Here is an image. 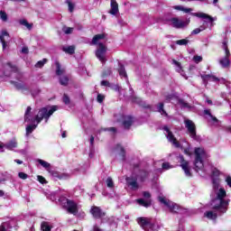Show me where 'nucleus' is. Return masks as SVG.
Listing matches in <instances>:
<instances>
[{"label":"nucleus","mask_w":231,"mask_h":231,"mask_svg":"<svg viewBox=\"0 0 231 231\" xmlns=\"http://www.w3.org/2000/svg\"><path fill=\"white\" fill-rule=\"evenodd\" d=\"M102 131H110L111 133H116V127L102 128V129L100 130V133H102Z\"/></svg>","instance_id":"55"},{"label":"nucleus","mask_w":231,"mask_h":231,"mask_svg":"<svg viewBox=\"0 0 231 231\" xmlns=\"http://www.w3.org/2000/svg\"><path fill=\"white\" fill-rule=\"evenodd\" d=\"M217 82H220V84H226V79H225V78H218Z\"/></svg>","instance_id":"59"},{"label":"nucleus","mask_w":231,"mask_h":231,"mask_svg":"<svg viewBox=\"0 0 231 231\" xmlns=\"http://www.w3.org/2000/svg\"><path fill=\"white\" fill-rule=\"evenodd\" d=\"M111 10H110V14L112 15H116V14H118V3H116V0H111Z\"/></svg>","instance_id":"25"},{"label":"nucleus","mask_w":231,"mask_h":231,"mask_svg":"<svg viewBox=\"0 0 231 231\" xmlns=\"http://www.w3.org/2000/svg\"><path fill=\"white\" fill-rule=\"evenodd\" d=\"M118 66V73L120 77H122V79H127V72L125 71V68L124 67V65L119 62Z\"/></svg>","instance_id":"27"},{"label":"nucleus","mask_w":231,"mask_h":231,"mask_svg":"<svg viewBox=\"0 0 231 231\" xmlns=\"http://www.w3.org/2000/svg\"><path fill=\"white\" fill-rule=\"evenodd\" d=\"M158 200L162 203V205H164V207H167V208H169L170 212H171L172 214H183L185 212V209H183V208L167 199L163 196H159Z\"/></svg>","instance_id":"6"},{"label":"nucleus","mask_w":231,"mask_h":231,"mask_svg":"<svg viewBox=\"0 0 231 231\" xmlns=\"http://www.w3.org/2000/svg\"><path fill=\"white\" fill-rule=\"evenodd\" d=\"M162 169L163 171H169V169H172V166H171V163L169 162H163Z\"/></svg>","instance_id":"51"},{"label":"nucleus","mask_w":231,"mask_h":231,"mask_svg":"<svg viewBox=\"0 0 231 231\" xmlns=\"http://www.w3.org/2000/svg\"><path fill=\"white\" fill-rule=\"evenodd\" d=\"M14 162L18 163V165H23V161H21V160L16 159V160H14Z\"/></svg>","instance_id":"63"},{"label":"nucleus","mask_w":231,"mask_h":231,"mask_svg":"<svg viewBox=\"0 0 231 231\" xmlns=\"http://www.w3.org/2000/svg\"><path fill=\"white\" fill-rule=\"evenodd\" d=\"M137 223L144 231H156L160 230V226L156 223H152L151 219L147 217L137 218Z\"/></svg>","instance_id":"7"},{"label":"nucleus","mask_w":231,"mask_h":231,"mask_svg":"<svg viewBox=\"0 0 231 231\" xmlns=\"http://www.w3.org/2000/svg\"><path fill=\"white\" fill-rule=\"evenodd\" d=\"M106 185L108 189H115V182L113 181V179L111 177H108L106 180Z\"/></svg>","instance_id":"38"},{"label":"nucleus","mask_w":231,"mask_h":231,"mask_svg":"<svg viewBox=\"0 0 231 231\" xmlns=\"http://www.w3.org/2000/svg\"><path fill=\"white\" fill-rule=\"evenodd\" d=\"M226 181L228 187H231V177H227V178L226 179Z\"/></svg>","instance_id":"62"},{"label":"nucleus","mask_w":231,"mask_h":231,"mask_svg":"<svg viewBox=\"0 0 231 231\" xmlns=\"http://www.w3.org/2000/svg\"><path fill=\"white\" fill-rule=\"evenodd\" d=\"M179 162L180 163L182 171H184L185 176H187V178H192V172H190L189 162L185 160L183 155H179Z\"/></svg>","instance_id":"12"},{"label":"nucleus","mask_w":231,"mask_h":231,"mask_svg":"<svg viewBox=\"0 0 231 231\" xmlns=\"http://www.w3.org/2000/svg\"><path fill=\"white\" fill-rule=\"evenodd\" d=\"M62 30L67 35H69V33H73V27H63Z\"/></svg>","instance_id":"49"},{"label":"nucleus","mask_w":231,"mask_h":231,"mask_svg":"<svg viewBox=\"0 0 231 231\" xmlns=\"http://www.w3.org/2000/svg\"><path fill=\"white\" fill-rule=\"evenodd\" d=\"M179 106H180L182 109H190V105L183 99L179 100Z\"/></svg>","instance_id":"36"},{"label":"nucleus","mask_w":231,"mask_h":231,"mask_svg":"<svg viewBox=\"0 0 231 231\" xmlns=\"http://www.w3.org/2000/svg\"><path fill=\"white\" fill-rule=\"evenodd\" d=\"M208 155L204 148H195L194 170L200 176H210L213 184V191L211 192V201L209 207L212 210L207 211L204 216L208 219L216 221L217 216H223L228 210V200L225 199L226 191L223 188L219 189V171L212 165H205L203 160H207Z\"/></svg>","instance_id":"1"},{"label":"nucleus","mask_w":231,"mask_h":231,"mask_svg":"<svg viewBox=\"0 0 231 231\" xmlns=\"http://www.w3.org/2000/svg\"><path fill=\"white\" fill-rule=\"evenodd\" d=\"M163 107H164L163 103H159L156 106L155 111H157V113H160L162 116H167V112L165 111V109Z\"/></svg>","instance_id":"28"},{"label":"nucleus","mask_w":231,"mask_h":231,"mask_svg":"<svg viewBox=\"0 0 231 231\" xmlns=\"http://www.w3.org/2000/svg\"><path fill=\"white\" fill-rule=\"evenodd\" d=\"M39 93H41V89H39V88H34L31 91V94L32 97H37V95H39Z\"/></svg>","instance_id":"53"},{"label":"nucleus","mask_w":231,"mask_h":231,"mask_svg":"<svg viewBox=\"0 0 231 231\" xmlns=\"http://www.w3.org/2000/svg\"><path fill=\"white\" fill-rule=\"evenodd\" d=\"M17 230V221L11 219L7 222H4L0 226V231H15Z\"/></svg>","instance_id":"13"},{"label":"nucleus","mask_w":231,"mask_h":231,"mask_svg":"<svg viewBox=\"0 0 231 231\" xmlns=\"http://www.w3.org/2000/svg\"><path fill=\"white\" fill-rule=\"evenodd\" d=\"M93 231H104V230H102L100 227H98V226L95 225L93 226Z\"/></svg>","instance_id":"60"},{"label":"nucleus","mask_w":231,"mask_h":231,"mask_svg":"<svg viewBox=\"0 0 231 231\" xmlns=\"http://www.w3.org/2000/svg\"><path fill=\"white\" fill-rule=\"evenodd\" d=\"M189 23H190V20L183 21L178 18H171V25L173 26V28H177V29L187 28Z\"/></svg>","instance_id":"16"},{"label":"nucleus","mask_w":231,"mask_h":231,"mask_svg":"<svg viewBox=\"0 0 231 231\" xmlns=\"http://www.w3.org/2000/svg\"><path fill=\"white\" fill-rule=\"evenodd\" d=\"M58 109L59 106H57L42 107L35 116V114L32 113V106H28L24 114V122H27L28 124H35L36 122V124L39 125L42 120H45V124H48L50 116H51V115Z\"/></svg>","instance_id":"2"},{"label":"nucleus","mask_w":231,"mask_h":231,"mask_svg":"<svg viewBox=\"0 0 231 231\" xmlns=\"http://www.w3.org/2000/svg\"><path fill=\"white\" fill-rule=\"evenodd\" d=\"M204 30H207V26L200 25L199 28H196L191 32V35H198L199 33H201V32H204Z\"/></svg>","instance_id":"35"},{"label":"nucleus","mask_w":231,"mask_h":231,"mask_svg":"<svg viewBox=\"0 0 231 231\" xmlns=\"http://www.w3.org/2000/svg\"><path fill=\"white\" fill-rule=\"evenodd\" d=\"M93 143H95V137H90V152H89V158H93Z\"/></svg>","instance_id":"44"},{"label":"nucleus","mask_w":231,"mask_h":231,"mask_svg":"<svg viewBox=\"0 0 231 231\" xmlns=\"http://www.w3.org/2000/svg\"><path fill=\"white\" fill-rule=\"evenodd\" d=\"M118 122H122L125 129H130L133 125V116H121V118L118 119Z\"/></svg>","instance_id":"19"},{"label":"nucleus","mask_w":231,"mask_h":231,"mask_svg":"<svg viewBox=\"0 0 231 231\" xmlns=\"http://www.w3.org/2000/svg\"><path fill=\"white\" fill-rule=\"evenodd\" d=\"M129 89L131 92L130 99L132 100V102H134V104H141L142 99L134 96V90H133V88L130 87Z\"/></svg>","instance_id":"29"},{"label":"nucleus","mask_w":231,"mask_h":231,"mask_svg":"<svg viewBox=\"0 0 231 231\" xmlns=\"http://www.w3.org/2000/svg\"><path fill=\"white\" fill-rule=\"evenodd\" d=\"M46 62H48L47 59H43L42 60H39L36 64H35V68H43L44 64H46Z\"/></svg>","instance_id":"43"},{"label":"nucleus","mask_w":231,"mask_h":231,"mask_svg":"<svg viewBox=\"0 0 231 231\" xmlns=\"http://www.w3.org/2000/svg\"><path fill=\"white\" fill-rule=\"evenodd\" d=\"M125 181L132 190H138V189H140V185L138 184V179L136 175L133 174L130 177H126Z\"/></svg>","instance_id":"15"},{"label":"nucleus","mask_w":231,"mask_h":231,"mask_svg":"<svg viewBox=\"0 0 231 231\" xmlns=\"http://www.w3.org/2000/svg\"><path fill=\"white\" fill-rule=\"evenodd\" d=\"M59 201L61 207L65 208L69 214H73V216H77L79 214V204H77V202L74 200L61 196L60 197Z\"/></svg>","instance_id":"5"},{"label":"nucleus","mask_w":231,"mask_h":231,"mask_svg":"<svg viewBox=\"0 0 231 231\" xmlns=\"http://www.w3.org/2000/svg\"><path fill=\"white\" fill-rule=\"evenodd\" d=\"M56 75L58 77H62V75H64V69H61L60 67V63H59L58 61H56Z\"/></svg>","instance_id":"33"},{"label":"nucleus","mask_w":231,"mask_h":231,"mask_svg":"<svg viewBox=\"0 0 231 231\" xmlns=\"http://www.w3.org/2000/svg\"><path fill=\"white\" fill-rule=\"evenodd\" d=\"M0 19L3 21V23H6L8 21V14L5 11H0Z\"/></svg>","instance_id":"41"},{"label":"nucleus","mask_w":231,"mask_h":231,"mask_svg":"<svg viewBox=\"0 0 231 231\" xmlns=\"http://www.w3.org/2000/svg\"><path fill=\"white\" fill-rule=\"evenodd\" d=\"M69 82V79L67 76H60V84L61 86H67Z\"/></svg>","instance_id":"37"},{"label":"nucleus","mask_w":231,"mask_h":231,"mask_svg":"<svg viewBox=\"0 0 231 231\" xmlns=\"http://www.w3.org/2000/svg\"><path fill=\"white\" fill-rule=\"evenodd\" d=\"M90 214L93 216L95 219H102L106 216V213L102 211L99 207L93 206L90 208Z\"/></svg>","instance_id":"18"},{"label":"nucleus","mask_w":231,"mask_h":231,"mask_svg":"<svg viewBox=\"0 0 231 231\" xmlns=\"http://www.w3.org/2000/svg\"><path fill=\"white\" fill-rule=\"evenodd\" d=\"M39 125H37V123H33V124H31V125H28L26 126V134H32V133H33V131H35V129H37V126Z\"/></svg>","instance_id":"30"},{"label":"nucleus","mask_w":231,"mask_h":231,"mask_svg":"<svg viewBox=\"0 0 231 231\" xmlns=\"http://www.w3.org/2000/svg\"><path fill=\"white\" fill-rule=\"evenodd\" d=\"M191 15H193V17H199L200 19H205L204 23H210V28H212V26H214V21H217V17H212L205 13H191Z\"/></svg>","instance_id":"11"},{"label":"nucleus","mask_w":231,"mask_h":231,"mask_svg":"<svg viewBox=\"0 0 231 231\" xmlns=\"http://www.w3.org/2000/svg\"><path fill=\"white\" fill-rule=\"evenodd\" d=\"M224 50L226 51V56L219 60L220 66L223 68H228L230 66V51H228V46L226 42H223Z\"/></svg>","instance_id":"14"},{"label":"nucleus","mask_w":231,"mask_h":231,"mask_svg":"<svg viewBox=\"0 0 231 231\" xmlns=\"http://www.w3.org/2000/svg\"><path fill=\"white\" fill-rule=\"evenodd\" d=\"M5 148L8 149V151H14V149H17V141L15 139H12L11 141L5 143Z\"/></svg>","instance_id":"23"},{"label":"nucleus","mask_w":231,"mask_h":231,"mask_svg":"<svg viewBox=\"0 0 231 231\" xmlns=\"http://www.w3.org/2000/svg\"><path fill=\"white\" fill-rule=\"evenodd\" d=\"M28 52H29L28 47L22 48L21 53H23L24 55H26L28 54Z\"/></svg>","instance_id":"58"},{"label":"nucleus","mask_w":231,"mask_h":231,"mask_svg":"<svg viewBox=\"0 0 231 231\" xmlns=\"http://www.w3.org/2000/svg\"><path fill=\"white\" fill-rule=\"evenodd\" d=\"M19 23L22 24V26H26L27 30H32V23H29L28 21L23 19L19 21Z\"/></svg>","instance_id":"40"},{"label":"nucleus","mask_w":231,"mask_h":231,"mask_svg":"<svg viewBox=\"0 0 231 231\" xmlns=\"http://www.w3.org/2000/svg\"><path fill=\"white\" fill-rule=\"evenodd\" d=\"M4 73L3 76H1V79H4L5 77H14L17 81L11 80L10 84L14 86L17 89H24L25 86L23 82V74L19 72L17 69V67L12 65V63L8 62L4 66Z\"/></svg>","instance_id":"3"},{"label":"nucleus","mask_w":231,"mask_h":231,"mask_svg":"<svg viewBox=\"0 0 231 231\" xmlns=\"http://www.w3.org/2000/svg\"><path fill=\"white\" fill-rule=\"evenodd\" d=\"M204 116L208 124H211V125H217V124H219V119L210 113V109L204 110Z\"/></svg>","instance_id":"17"},{"label":"nucleus","mask_w":231,"mask_h":231,"mask_svg":"<svg viewBox=\"0 0 231 231\" xmlns=\"http://www.w3.org/2000/svg\"><path fill=\"white\" fill-rule=\"evenodd\" d=\"M226 131H227V133H231V125L226 126Z\"/></svg>","instance_id":"64"},{"label":"nucleus","mask_w":231,"mask_h":231,"mask_svg":"<svg viewBox=\"0 0 231 231\" xmlns=\"http://www.w3.org/2000/svg\"><path fill=\"white\" fill-rule=\"evenodd\" d=\"M62 50L65 51V53H69V55H73V53H75V46L73 45L63 46Z\"/></svg>","instance_id":"31"},{"label":"nucleus","mask_w":231,"mask_h":231,"mask_svg":"<svg viewBox=\"0 0 231 231\" xmlns=\"http://www.w3.org/2000/svg\"><path fill=\"white\" fill-rule=\"evenodd\" d=\"M104 42H107V39L106 38V34H96L91 42V44L94 46L98 45L97 50L96 51V57L102 62V64H106V53H107V47L104 45Z\"/></svg>","instance_id":"4"},{"label":"nucleus","mask_w":231,"mask_h":231,"mask_svg":"<svg viewBox=\"0 0 231 231\" xmlns=\"http://www.w3.org/2000/svg\"><path fill=\"white\" fill-rule=\"evenodd\" d=\"M104 98H106V97H104V95L98 94L97 100L99 104H102L104 102Z\"/></svg>","instance_id":"54"},{"label":"nucleus","mask_w":231,"mask_h":231,"mask_svg":"<svg viewBox=\"0 0 231 231\" xmlns=\"http://www.w3.org/2000/svg\"><path fill=\"white\" fill-rule=\"evenodd\" d=\"M18 177L20 180H28V174L22 171L18 173Z\"/></svg>","instance_id":"52"},{"label":"nucleus","mask_w":231,"mask_h":231,"mask_svg":"<svg viewBox=\"0 0 231 231\" xmlns=\"http://www.w3.org/2000/svg\"><path fill=\"white\" fill-rule=\"evenodd\" d=\"M0 152H5V144L0 142Z\"/></svg>","instance_id":"61"},{"label":"nucleus","mask_w":231,"mask_h":231,"mask_svg":"<svg viewBox=\"0 0 231 231\" xmlns=\"http://www.w3.org/2000/svg\"><path fill=\"white\" fill-rule=\"evenodd\" d=\"M65 3L69 6V12H70V14H71L73 12V10H75V5H73V3H71V1H69V0H66Z\"/></svg>","instance_id":"46"},{"label":"nucleus","mask_w":231,"mask_h":231,"mask_svg":"<svg viewBox=\"0 0 231 231\" xmlns=\"http://www.w3.org/2000/svg\"><path fill=\"white\" fill-rule=\"evenodd\" d=\"M37 162L40 165H42V167H43V169H46L47 171H48V169H50L51 167V164H50V162H48L42 159H38Z\"/></svg>","instance_id":"34"},{"label":"nucleus","mask_w":231,"mask_h":231,"mask_svg":"<svg viewBox=\"0 0 231 231\" xmlns=\"http://www.w3.org/2000/svg\"><path fill=\"white\" fill-rule=\"evenodd\" d=\"M193 60L196 62V64H199V62L203 60V57L196 55L193 57Z\"/></svg>","instance_id":"50"},{"label":"nucleus","mask_w":231,"mask_h":231,"mask_svg":"<svg viewBox=\"0 0 231 231\" xmlns=\"http://www.w3.org/2000/svg\"><path fill=\"white\" fill-rule=\"evenodd\" d=\"M184 125L190 138H192L193 140H198V135L196 134V124H194L192 120L185 119Z\"/></svg>","instance_id":"9"},{"label":"nucleus","mask_w":231,"mask_h":231,"mask_svg":"<svg viewBox=\"0 0 231 231\" xmlns=\"http://www.w3.org/2000/svg\"><path fill=\"white\" fill-rule=\"evenodd\" d=\"M37 180L40 183H42V185H46V183H48V181L46 180V179L41 175L37 176Z\"/></svg>","instance_id":"48"},{"label":"nucleus","mask_w":231,"mask_h":231,"mask_svg":"<svg viewBox=\"0 0 231 231\" xmlns=\"http://www.w3.org/2000/svg\"><path fill=\"white\" fill-rule=\"evenodd\" d=\"M109 75H111V69H106V70L103 72V77H109Z\"/></svg>","instance_id":"57"},{"label":"nucleus","mask_w":231,"mask_h":231,"mask_svg":"<svg viewBox=\"0 0 231 231\" xmlns=\"http://www.w3.org/2000/svg\"><path fill=\"white\" fill-rule=\"evenodd\" d=\"M0 42H2L3 50H6V46H8V42H10V34H8V32H2Z\"/></svg>","instance_id":"20"},{"label":"nucleus","mask_w":231,"mask_h":231,"mask_svg":"<svg viewBox=\"0 0 231 231\" xmlns=\"http://www.w3.org/2000/svg\"><path fill=\"white\" fill-rule=\"evenodd\" d=\"M62 102L65 104V106H69L71 100L69 99V97L66 94L63 95Z\"/></svg>","instance_id":"45"},{"label":"nucleus","mask_w":231,"mask_h":231,"mask_svg":"<svg viewBox=\"0 0 231 231\" xmlns=\"http://www.w3.org/2000/svg\"><path fill=\"white\" fill-rule=\"evenodd\" d=\"M175 43L178 44L179 46H187V44H189V40L187 39L179 40V41H176Z\"/></svg>","instance_id":"42"},{"label":"nucleus","mask_w":231,"mask_h":231,"mask_svg":"<svg viewBox=\"0 0 231 231\" xmlns=\"http://www.w3.org/2000/svg\"><path fill=\"white\" fill-rule=\"evenodd\" d=\"M162 130L165 132V136H166L167 140L169 142H171V143H172V145H174V147H177V149H180V147H181V144L180 143V142H178V140H176V137H174V134H172V132H171L169 127L163 126Z\"/></svg>","instance_id":"10"},{"label":"nucleus","mask_w":231,"mask_h":231,"mask_svg":"<svg viewBox=\"0 0 231 231\" xmlns=\"http://www.w3.org/2000/svg\"><path fill=\"white\" fill-rule=\"evenodd\" d=\"M149 171L145 170L139 171V172L135 175V177H137L138 181H140L141 183H143V181L149 180Z\"/></svg>","instance_id":"21"},{"label":"nucleus","mask_w":231,"mask_h":231,"mask_svg":"<svg viewBox=\"0 0 231 231\" xmlns=\"http://www.w3.org/2000/svg\"><path fill=\"white\" fill-rule=\"evenodd\" d=\"M53 178H58L59 180H69V174L68 173H60L57 171L52 172Z\"/></svg>","instance_id":"26"},{"label":"nucleus","mask_w":231,"mask_h":231,"mask_svg":"<svg viewBox=\"0 0 231 231\" xmlns=\"http://www.w3.org/2000/svg\"><path fill=\"white\" fill-rule=\"evenodd\" d=\"M42 231H51V226L48 222H42L41 225Z\"/></svg>","instance_id":"39"},{"label":"nucleus","mask_w":231,"mask_h":231,"mask_svg":"<svg viewBox=\"0 0 231 231\" xmlns=\"http://www.w3.org/2000/svg\"><path fill=\"white\" fill-rule=\"evenodd\" d=\"M101 86H105L106 88H111V83H109V81H107V80H102Z\"/></svg>","instance_id":"56"},{"label":"nucleus","mask_w":231,"mask_h":231,"mask_svg":"<svg viewBox=\"0 0 231 231\" xmlns=\"http://www.w3.org/2000/svg\"><path fill=\"white\" fill-rule=\"evenodd\" d=\"M172 63L176 66V71L180 73L181 71V63L178 62L176 60H173Z\"/></svg>","instance_id":"47"},{"label":"nucleus","mask_w":231,"mask_h":231,"mask_svg":"<svg viewBox=\"0 0 231 231\" xmlns=\"http://www.w3.org/2000/svg\"><path fill=\"white\" fill-rule=\"evenodd\" d=\"M143 199H137L135 201L140 207H144V208H149L152 205V195L149 191H143Z\"/></svg>","instance_id":"8"},{"label":"nucleus","mask_w":231,"mask_h":231,"mask_svg":"<svg viewBox=\"0 0 231 231\" xmlns=\"http://www.w3.org/2000/svg\"><path fill=\"white\" fill-rule=\"evenodd\" d=\"M116 151L119 154L120 159L122 160V162H125V149H124L122 147V145L117 144L116 146Z\"/></svg>","instance_id":"24"},{"label":"nucleus","mask_w":231,"mask_h":231,"mask_svg":"<svg viewBox=\"0 0 231 231\" xmlns=\"http://www.w3.org/2000/svg\"><path fill=\"white\" fill-rule=\"evenodd\" d=\"M200 77H201L203 82H208V80H209V82H217V80H218V78L212 74L201 75Z\"/></svg>","instance_id":"22"},{"label":"nucleus","mask_w":231,"mask_h":231,"mask_svg":"<svg viewBox=\"0 0 231 231\" xmlns=\"http://www.w3.org/2000/svg\"><path fill=\"white\" fill-rule=\"evenodd\" d=\"M174 10H179L180 12H184V14H189V12H192V8H187L183 7V5H175Z\"/></svg>","instance_id":"32"}]
</instances>
